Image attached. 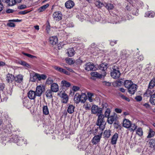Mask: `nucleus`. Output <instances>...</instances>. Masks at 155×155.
<instances>
[{"label":"nucleus","instance_id":"34","mask_svg":"<svg viewBox=\"0 0 155 155\" xmlns=\"http://www.w3.org/2000/svg\"><path fill=\"white\" fill-rule=\"evenodd\" d=\"M53 92L51 90H48L45 93V95L47 97L51 98L52 97V93Z\"/></svg>","mask_w":155,"mask_h":155},{"label":"nucleus","instance_id":"29","mask_svg":"<svg viewBox=\"0 0 155 155\" xmlns=\"http://www.w3.org/2000/svg\"><path fill=\"white\" fill-rule=\"evenodd\" d=\"M91 75L92 77H94L97 78H102V74H101L96 72H92L91 73Z\"/></svg>","mask_w":155,"mask_h":155},{"label":"nucleus","instance_id":"20","mask_svg":"<svg viewBox=\"0 0 155 155\" xmlns=\"http://www.w3.org/2000/svg\"><path fill=\"white\" fill-rule=\"evenodd\" d=\"M28 95L29 98L31 100L34 99L37 96L35 92L32 91H30L28 93Z\"/></svg>","mask_w":155,"mask_h":155},{"label":"nucleus","instance_id":"15","mask_svg":"<svg viewBox=\"0 0 155 155\" xmlns=\"http://www.w3.org/2000/svg\"><path fill=\"white\" fill-rule=\"evenodd\" d=\"M94 68V65L93 63L89 62L85 65V69L87 71L92 70Z\"/></svg>","mask_w":155,"mask_h":155},{"label":"nucleus","instance_id":"48","mask_svg":"<svg viewBox=\"0 0 155 155\" xmlns=\"http://www.w3.org/2000/svg\"><path fill=\"white\" fill-rule=\"evenodd\" d=\"M150 102L153 105H155V95H153L150 99Z\"/></svg>","mask_w":155,"mask_h":155},{"label":"nucleus","instance_id":"2","mask_svg":"<svg viewBox=\"0 0 155 155\" xmlns=\"http://www.w3.org/2000/svg\"><path fill=\"white\" fill-rule=\"evenodd\" d=\"M10 131V128L5 126L2 119L0 118V142L3 145H5L7 140L6 138H5V140L2 139L3 136L5 134V136H6L7 133L9 132Z\"/></svg>","mask_w":155,"mask_h":155},{"label":"nucleus","instance_id":"22","mask_svg":"<svg viewBox=\"0 0 155 155\" xmlns=\"http://www.w3.org/2000/svg\"><path fill=\"white\" fill-rule=\"evenodd\" d=\"M75 51L73 48H69L67 50V54L69 57H72L75 54Z\"/></svg>","mask_w":155,"mask_h":155},{"label":"nucleus","instance_id":"60","mask_svg":"<svg viewBox=\"0 0 155 155\" xmlns=\"http://www.w3.org/2000/svg\"><path fill=\"white\" fill-rule=\"evenodd\" d=\"M12 21H9L7 24V25L10 27H14L15 26V24Z\"/></svg>","mask_w":155,"mask_h":155},{"label":"nucleus","instance_id":"31","mask_svg":"<svg viewBox=\"0 0 155 155\" xmlns=\"http://www.w3.org/2000/svg\"><path fill=\"white\" fill-rule=\"evenodd\" d=\"M80 94L78 93H76L74 97V101L76 104L79 103L81 101Z\"/></svg>","mask_w":155,"mask_h":155},{"label":"nucleus","instance_id":"40","mask_svg":"<svg viewBox=\"0 0 155 155\" xmlns=\"http://www.w3.org/2000/svg\"><path fill=\"white\" fill-rule=\"evenodd\" d=\"M90 50L91 51H92V50H96L97 51V52L98 51V50H99V48L95 45V44L94 43H93L91 44V45L90 48Z\"/></svg>","mask_w":155,"mask_h":155},{"label":"nucleus","instance_id":"39","mask_svg":"<svg viewBox=\"0 0 155 155\" xmlns=\"http://www.w3.org/2000/svg\"><path fill=\"white\" fill-rule=\"evenodd\" d=\"M43 112L45 115H48L49 114V111L47 105L44 106L43 107Z\"/></svg>","mask_w":155,"mask_h":155},{"label":"nucleus","instance_id":"1","mask_svg":"<svg viewBox=\"0 0 155 155\" xmlns=\"http://www.w3.org/2000/svg\"><path fill=\"white\" fill-rule=\"evenodd\" d=\"M102 115H100L97 119L96 125L97 126L95 127L94 130V132L97 135H101L103 133V131L105 128L106 122L104 119L103 118Z\"/></svg>","mask_w":155,"mask_h":155},{"label":"nucleus","instance_id":"24","mask_svg":"<svg viewBox=\"0 0 155 155\" xmlns=\"http://www.w3.org/2000/svg\"><path fill=\"white\" fill-rule=\"evenodd\" d=\"M135 5H131V10H132L133 14L137 16L138 14V9L137 8L135 7Z\"/></svg>","mask_w":155,"mask_h":155},{"label":"nucleus","instance_id":"32","mask_svg":"<svg viewBox=\"0 0 155 155\" xmlns=\"http://www.w3.org/2000/svg\"><path fill=\"white\" fill-rule=\"evenodd\" d=\"M23 106L26 107L28 108L30 106L29 105L30 104L29 100L26 98H25L23 100Z\"/></svg>","mask_w":155,"mask_h":155},{"label":"nucleus","instance_id":"16","mask_svg":"<svg viewBox=\"0 0 155 155\" xmlns=\"http://www.w3.org/2000/svg\"><path fill=\"white\" fill-rule=\"evenodd\" d=\"M101 136V135H97L95 136L92 140V143L94 144H96L99 142Z\"/></svg>","mask_w":155,"mask_h":155},{"label":"nucleus","instance_id":"55","mask_svg":"<svg viewBox=\"0 0 155 155\" xmlns=\"http://www.w3.org/2000/svg\"><path fill=\"white\" fill-rule=\"evenodd\" d=\"M19 63L25 66L27 68H29L30 67L29 65L25 62L21 61L19 62Z\"/></svg>","mask_w":155,"mask_h":155},{"label":"nucleus","instance_id":"59","mask_svg":"<svg viewBox=\"0 0 155 155\" xmlns=\"http://www.w3.org/2000/svg\"><path fill=\"white\" fill-rule=\"evenodd\" d=\"M88 148L86 149L87 152L86 153L85 155H93V151L91 150L88 151Z\"/></svg>","mask_w":155,"mask_h":155},{"label":"nucleus","instance_id":"7","mask_svg":"<svg viewBox=\"0 0 155 155\" xmlns=\"http://www.w3.org/2000/svg\"><path fill=\"white\" fill-rule=\"evenodd\" d=\"M123 16V15L122 13H120L119 14L116 15L115 17H113L112 18V19L113 20L111 21V23L117 24L120 23L123 21H124Z\"/></svg>","mask_w":155,"mask_h":155},{"label":"nucleus","instance_id":"13","mask_svg":"<svg viewBox=\"0 0 155 155\" xmlns=\"http://www.w3.org/2000/svg\"><path fill=\"white\" fill-rule=\"evenodd\" d=\"M154 90L152 89H149L147 90L144 95L147 97H151L153 95H155Z\"/></svg>","mask_w":155,"mask_h":155},{"label":"nucleus","instance_id":"28","mask_svg":"<svg viewBox=\"0 0 155 155\" xmlns=\"http://www.w3.org/2000/svg\"><path fill=\"white\" fill-rule=\"evenodd\" d=\"M81 102L82 103H84L87 99V96L86 94L84 93H82L80 95Z\"/></svg>","mask_w":155,"mask_h":155},{"label":"nucleus","instance_id":"52","mask_svg":"<svg viewBox=\"0 0 155 155\" xmlns=\"http://www.w3.org/2000/svg\"><path fill=\"white\" fill-rule=\"evenodd\" d=\"M91 107V105L88 103H86L83 105V108L86 110H89Z\"/></svg>","mask_w":155,"mask_h":155},{"label":"nucleus","instance_id":"14","mask_svg":"<svg viewBox=\"0 0 155 155\" xmlns=\"http://www.w3.org/2000/svg\"><path fill=\"white\" fill-rule=\"evenodd\" d=\"M49 39L50 44L53 45H56L58 41L57 37L56 36L51 37Z\"/></svg>","mask_w":155,"mask_h":155},{"label":"nucleus","instance_id":"23","mask_svg":"<svg viewBox=\"0 0 155 155\" xmlns=\"http://www.w3.org/2000/svg\"><path fill=\"white\" fill-rule=\"evenodd\" d=\"M6 80L8 83H12L14 80V77L12 74H8L6 78Z\"/></svg>","mask_w":155,"mask_h":155},{"label":"nucleus","instance_id":"47","mask_svg":"<svg viewBox=\"0 0 155 155\" xmlns=\"http://www.w3.org/2000/svg\"><path fill=\"white\" fill-rule=\"evenodd\" d=\"M53 68L55 70L61 73H63L64 70L63 68L57 66H54Z\"/></svg>","mask_w":155,"mask_h":155},{"label":"nucleus","instance_id":"53","mask_svg":"<svg viewBox=\"0 0 155 155\" xmlns=\"http://www.w3.org/2000/svg\"><path fill=\"white\" fill-rule=\"evenodd\" d=\"M110 109L109 108H107L104 113L105 117H108L110 115Z\"/></svg>","mask_w":155,"mask_h":155},{"label":"nucleus","instance_id":"38","mask_svg":"<svg viewBox=\"0 0 155 155\" xmlns=\"http://www.w3.org/2000/svg\"><path fill=\"white\" fill-rule=\"evenodd\" d=\"M38 81H40L41 80H45L47 78V76L46 75L41 74H38Z\"/></svg>","mask_w":155,"mask_h":155},{"label":"nucleus","instance_id":"19","mask_svg":"<svg viewBox=\"0 0 155 155\" xmlns=\"http://www.w3.org/2000/svg\"><path fill=\"white\" fill-rule=\"evenodd\" d=\"M131 122L129 120L125 119L123 120V126L126 128H129L131 126Z\"/></svg>","mask_w":155,"mask_h":155},{"label":"nucleus","instance_id":"46","mask_svg":"<svg viewBox=\"0 0 155 155\" xmlns=\"http://www.w3.org/2000/svg\"><path fill=\"white\" fill-rule=\"evenodd\" d=\"M94 96V94L91 93H87V97L88 100L90 102H92L93 101V96Z\"/></svg>","mask_w":155,"mask_h":155},{"label":"nucleus","instance_id":"8","mask_svg":"<svg viewBox=\"0 0 155 155\" xmlns=\"http://www.w3.org/2000/svg\"><path fill=\"white\" fill-rule=\"evenodd\" d=\"M45 90V87L44 86L40 85L38 86L36 88L35 93L37 96L40 97L42 93Z\"/></svg>","mask_w":155,"mask_h":155},{"label":"nucleus","instance_id":"6","mask_svg":"<svg viewBox=\"0 0 155 155\" xmlns=\"http://www.w3.org/2000/svg\"><path fill=\"white\" fill-rule=\"evenodd\" d=\"M103 51L98 50V51L97 52V51L92 50L91 51V53L90 54V56L92 58H99L103 57L104 54L102 52Z\"/></svg>","mask_w":155,"mask_h":155},{"label":"nucleus","instance_id":"58","mask_svg":"<svg viewBox=\"0 0 155 155\" xmlns=\"http://www.w3.org/2000/svg\"><path fill=\"white\" fill-rule=\"evenodd\" d=\"M12 87H10L8 89H7V92L8 94H9L10 95H12Z\"/></svg>","mask_w":155,"mask_h":155},{"label":"nucleus","instance_id":"56","mask_svg":"<svg viewBox=\"0 0 155 155\" xmlns=\"http://www.w3.org/2000/svg\"><path fill=\"white\" fill-rule=\"evenodd\" d=\"M46 30L47 31V32L48 33L50 31V23L48 21H47V25L46 26Z\"/></svg>","mask_w":155,"mask_h":155},{"label":"nucleus","instance_id":"25","mask_svg":"<svg viewBox=\"0 0 155 155\" xmlns=\"http://www.w3.org/2000/svg\"><path fill=\"white\" fill-rule=\"evenodd\" d=\"M38 73H34L31 75L30 80L32 82H34L38 79Z\"/></svg>","mask_w":155,"mask_h":155},{"label":"nucleus","instance_id":"61","mask_svg":"<svg viewBox=\"0 0 155 155\" xmlns=\"http://www.w3.org/2000/svg\"><path fill=\"white\" fill-rule=\"evenodd\" d=\"M120 97L122 98V99H124L127 101H130V100L127 97H126L124 96V95H121Z\"/></svg>","mask_w":155,"mask_h":155},{"label":"nucleus","instance_id":"57","mask_svg":"<svg viewBox=\"0 0 155 155\" xmlns=\"http://www.w3.org/2000/svg\"><path fill=\"white\" fill-rule=\"evenodd\" d=\"M22 53L25 56L28 57L29 58H36L35 56H33L30 54L28 53H26L24 52H22Z\"/></svg>","mask_w":155,"mask_h":155},{"label":"nucleus","instance_id":"45","mask_svg":"<svg viewBox=\"0 0 155 155\" xmlns=\"http://www.w3.org/2000/svg\"><path fill=\"white\" fill-rule=\"evenodd\" d=\"M155 134L154 132L150 128L149 132L147 137V138H151L153 137Z\"/></svg>","mask_w":155,"mask_h":155},{"label":"nucleus","instance_id":"42","mask_svg":"<svg viewBox=\"0 0 155 155\" xmlns=\"http://www.w3.org/2000/svg\"><path fill=\"white\" fill-rule=\"evenodd\" d=\"M48 6L49 5L48 4L43 5L38 9V11L39 12H42L45 11Z\"/></svg>","mask_w":155,"mask_h":155},{"label":"nucleus","instance_id":"10","mask_svg":"<svg viewBox=\"0 0 155 155\" xmlns=\"http://www.w3.org/2000/svg\"><path fill=\"white\" fill-rule=\"evenodd\" d=\"M137 87V85L134 84L128 89V91L129 94H134L136 91Z\"/></svg>","mask_w":155,"mask_h":155},{"label":"nucleus","instance_id":"35","mask_svg":"<svg viewBox=\"0 0 155 155\" xmlns=\"http://www.w3.org/2000/svg\"><path fill=\"white\" fill-rule=\"evenodd\" d=\"M155 86V78L152 79L150 82L148 88L152 89Z\"/></svg>","mask_w":155,"mask_h":155},{"label":"nucleus","instance_id":"50","mask_svg":"<svg viewBox=\"0 0 155 155\" xmlns=\"http://www.w3.org/2000/svg\"><path fill=\"white\" fill-rule=\"evenodd\" d=\"M137 134L139 136H141L143 135V132L141 128H139L137 130Z\"/></svg>","mask_w":155,"mask_h":155},{"label":"nucleus","instance_id":"63","mask_svg":"<svg viewBox=\"0 0 155 155\" xmlns=\"http://www.w3.org/2000/svg\"><path fill=\"white\" fill-rule=\"evenodd\" d=\"M135 99L137 101H140L142 100V97L140 96H137L135 98Z\"/></svg>","mask_w":155,"mask_h":155},{"label":"nucleus","instance_id":"49","mask_svg":"<svg viewBox=\"0 0 155 155\" xmlns=\"http://www.w3.org/2000/svg\"><path fill=\"white\" fill-rule=\"evenodd\" d=\"M72 59H65L66 63L69 64H72L75 62V61L72 60Z\"/></svg>","mask_w":155,"mask_h":155},{"label":"nucleus","instance_id":"44","mask_svg":"<svg viewBox=\"0 0 155 155\" xmlns=\"http://www.w3.org/2000/svg\"><path fill=\"white\" fill-rule=\"evenodd\" d=\"M22 0H11V2L10 3L11 6H12L16 3H20Z\"/></svg>","mask_w":155,"mask_h":155},{"label":"nucleus","instance_id":"51","mask_svg":"<svg viewBox=\"0 0 155 155\" xmlns=\"http://www.w3.org/2000/svg\"><path fill=\"white\" fill-rule=\"evenodd\" d=\"M106 7L109 10L112 9L114 7L113 5L111 3H107L106 6Z\"/></svg>","mask_w":155,"mask_h":155},{"label":"nucleus","instance_id":"37","mask_svg":"<svg viewBox=\"0 0 155 155\" xmlns=\"http://www.w3.org/2000/svg\"><path fill=\"white\" fill-rule=\"evenodd\" d=\"M120 55L121 58H127L128 57V54L127 53L126 50H123L121 51Z\"/></svg>","mask_w":155,"mask_h":155},{"label":"nucleus","instance_id":"17","mask_svg":"<svg viewBox=\"0 0 155 155\" xmlns=\"http://www.w3.org/2000/svg\"><path fill=\"white\" fill-rule=\"evenodd\" d=\"M65 5L67 8L70 9L74 6V3L71 0H68L66 2Z\"/></svg>","mask_w":155,"mask_h":155},{"label":"nucleus","instance_id":"26","mask_svg":"<svg viewBox=\"0 0 155 155\" xmlns=\"http://www.w3.org/2000/svg\"><path fill=\"white\" fill-rule=\"evenodd\" d=\"M61 97L62 98V102L64 103H66L68 100L67 95L65 93H63L62 94Z\"/></svg>","mask_w":155,"mask_h":155},{"label":"nucleus","instance_id":"9","mask_svg":"<svg viewBox=\"0 0 155 155\" xmlns=\"http://www.w3.org/2000/svg\"><path fill=\"white\" fill-rule=\"evenodd\" d=\"M52 16L54 20L59 21L62 19V15L59 12H55L53 13Z\"/></svg>","mask_w":155,"mask_h":155},{"label":"nucleus","instance_id":"62","mask_svg":"<svg viewBox=\"0 0 155 155\" xmlns=\"http://www.w3.org/2000/svg\"><path fill=\"white\" fill-rule=\"evenodd\" d=\"M26 8V6L25 5H22L19 6L18 7V8L19 9H22L25 8Z\"/></svg>","mask_w":155,"mask_h":155},{"label":"nucleus","instance_id":"30","mask_svg":"<svg viewBox=\"0 0 155 155\" xmlns=\"http://www.w3.org/2000/svg\"><path fill=\"white\" fill-rule=\"evenodd\" d=\"M111 134V131L109 130H105L103 134V136L104 138H109Z\"/></svg>","mask_w":155,"mask_h":155},{"label":"nucleus","instance_id":"64","mask_svg":"<svg viewBox=\"0 0 155 155\" xmlns=\"http://www.w3.org/2000/svg\"><path fill=\"white\" fill-rule=\"evenodd\" d=\"M124 21L127 20H130L131 18V16L130 15H127L125 17H124Z\"/></svg>","mask_w":155,"mask_h":155},{"label":"nucleus","instance_id":"36","mask_svg":"<svg viewBox=\"0 0 155 155\" xmlns=\"http://www.w3.org/2000/svg\"><path fill=\"white\" fill-rule=\"evenodd\" d=\"M155 14L153 11H150L146 12L145 14V17H148L150 18L153 17L155 16Z\"/></svg>","mask_w":155,"mask_h":155},{"label":"nucleus","instance_id":"5","mask_svg":"<svg viewBox=\"0 0 155 155\" xmlns=\"http://www.w3.org/2000/svg\"><path fill=\"white\" fill-rule=\"evenodd\" d=\"M112 68L113 70L110 73L111 77L114 79L118 78L120 77V73L118 67L114 65Z\"/></svg>","mask_w":155,"mask_h":155},{"label":"nucleus","instance_id":"33","mask_svg":"<svg viewBox=\"0 0 155 155\" xmlns=\"http://www.w3.org/2000/svg\"><path fill=\"white\" fill-rule=\"evenodd\" d=\"M75 107L72 105H70L67 109L68 112L69 114L72 113L74 111Z\"/></svg>","mask_w":155,"mask_h":155},{"label":"nucleus","instance_id":"11","mask_svg":"<svg viewBox=\"0 0 155 155\" xmlns=\"http://www.w3.org/2000/svg\"><path fill=\"white\" fill-rule=\"evenodd\" d=\"M107 64L106 63H102L100 65V69L103 71L102 76H104L106 74V72L105 70L107 68Z\"/></svg>","mask_w":155,"mask_h":155},{"label":"nucleus","instance_id":"41","mask_svg":"<svg viewBox=\"0 0 155 155\" xmlns=\"http://www.w3.org/2000/svg\"><path fill=\"white\" fill-rule=\"evenodd\" d=\"M107 121L109 124H112L115 120L114 116H111L107 117Z\"/></svg>","mask_w":155,"mask_h":155},{"label":"nucleus","instance_id":"12","mask_svg":"<svg viewBox=\"0 0 155 155\" xmlns=\"http://www.w3.org/2000/svg\"><path fill=\"white\" fill-rule=\"evenodd\" d=\"M23 76L19 74L14 77V81L17 83H21L23 81Z\"/></svg>","mask_w":155,"mask_h":155},{"label":"nucleus","instance_id":"4","mask_svg":"<svg viewBox=\"0 0 155 155\" xmlns=\"http://www.w3.org/2000/svg\"><path fill=\"white\" fill-rule=\"evenodd\" d=\"M91 111L92 114H97L98 116V118H99V116L100 115H102L103 117V118L104 119V116L103 114H102V109L101 108L98 107L97 106L94 105L92 106L91 107Z\"/></svg>","mask_w":155,"mask_h":155},{"label":"nucleus","instance_id":"21","mask_svg":"<svg viewBox=\"0 0 155 155\" xmlns=\"http://www.w3.org/2000/svg\"><path fill=\"white\" fill-rule=\"evenodd\" d=\"M118 137V134L117 133H115L112 137L111 142V143L113 145L116 144Z\"/></svg>","mask_w":155,"mask_h":155},{"label":"nucleus","instance_id":"3","mask_svg":"<svg viewBox=\"0 0 155 155\" xmlns=\"http://www.w3.org/2000/svg\"><path fill=\"white\" fill-rule=\"evenodd\" d=\"M8 132L7 133V135L5 136V134L3 135L2 139L5 140V138L7 140V142L9 141L10 142H13L17 143V144L18 145H22L23 143L26 144V141H24V140L21 137H20L16 135H11L9 138L7 137L9 134ZM7 142L6 143H7Z\"/></svg>","mask_w":155,"mask_h":155},{"label":"nucleus","instance_id":"43","mask_svg":"<svg viewBox=\"0 0 155 155\" xmlns=\"http://www.w3.org/2000/svg\"><path fill=\"white\" fill-rule=\"evenodd\" d=\"M61 83L64 86L66 87H69L71 85V84L69 82L65 80L62 81L61 82Z\"/></svg>","mask_w":155,"mask_h":155},{"label":"nucleus","instance_id":"27","mask_svg":"<svg viewBox=\"0 0 155 155\" xmlns=\"http://www.w3.org/2000/svg\"><path fill=\"white\" fill-rule=\"evenodd\" d=\"M134 84L131 81L126 80L124 83V85L126 88L128 89Z\"/></svg>","mask_w":155,"mask_h":155},{"label":"nucleus","instance_id":"54","mask_svg":"<svg viewBox=\"0 0 155 155\" xmlns=\"http://www.w3.org/2000/svg\"><path fill=\"white\" fill-rule=\"evenodd\" d=\"M130 130L131 131H134L137 128V126L135 124H131V126L130 127Z\"/></svg>","mask_w":155,"mask_h":155},{"label":"nucleus","instance_id":"18","mask_svg":"<svg viewBox=\"0 0 155 155\" xmlns=\"http://www.w3.org/2000/svg\"><path fill=\"white\" fill-rule=\"evenodd\" d=\"M51 90L53 92H56L59 90V87L57 84L53 83L51 85Z\"/></svg>","mask_w":155,"mask_h":155}]
</instances>
